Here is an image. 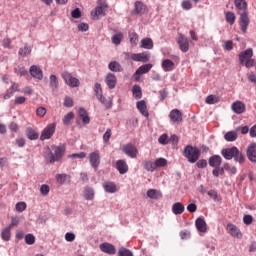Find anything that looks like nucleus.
<instances>
[{"instance_id":"33","label":"nucleus","mask_w":256,"mask_h":256,"mask_svg":"<svg viewBox=\"0 0 256 256\" xmlns=\"http://www.w3.org/2000/svg\"><path fill=\"white\" fill-rule=\"evenodd\" d=\"M103 188L106 193H117V186L113 182H104Z\"/></svg>"},{"instance_id":"24","label":"nucleus","mask_w":256,"mask_h":256,"mask_svg":"<svg viewBox=\"0 0 256 256\" xmlns=\"http://www.w3.org/2000/svg\"><path fill=\"white\" fill-rule=\"evenodd\" d=\"M138 111H140L141 115L144 117H149V111L147 110V103L144 100L138 101L136 104Z\"/></svg>"},{"instance_id":"15","label":"nucleus","mask_w":256,"mask_h":256,"mask_svg":"<svg viewBox=\"0 0 256 256\" xmlns=\"http://www.w3.org/2000/svg\"><path fill=\"white\" fill-rule=\"evenodd\" d=\"M169 117L170 121H173L177 125H179V123H182L183 121V113H181V111H179L178 109L171 110Z\"/></svg>"},{"instance_id":"49","label":"nucleus","mask_w":256,"mask_h":256,"mask_svg":"<svg viewBox=\"0 0 256 256\" xmlns=\"http://www.w3.org/2000/svg\"><path fill=\"white\" fill-rule=\"evenodd\" d=\"M94 93H95L96 97H101V95H103V88L101 87L100 83H95Z\"/></svg>"},{"instance_id":"6","label":"nucleus","mask_w":256,"mask_h":256,"mask_svg":"<svg viewBox=\"0 0 256 256\" xmlns=\"http://www.w3.org/2000/svg\"><path fill=\"white\" fill-rule=\"evenodd\" d=\"M65 153V146H57L53 152H50L47 156V160L49 163H55V161H59L63 157V154Z\"/></svg>"},{"instance_id":"2","label":"nucleus","mask_w":256,"mask_h":256,"mask_svg":"<svg viewBox=\"0 0 256 256\" xmlns=\"http://www.w3.org/2000/svg\"><path fill=\"white\" fill-rule=\"evenodd\" d=\"M183 155L187 158L188 163H197V161H199V157H201V150L197 147L187 145L184 148Z\"/></svg>"},{"instance_id":"35","label":"nucleus","mask_w":256,"mask_h":256,"mask_svg":"<svg viewBox=\"0 0 256 256\" xmlns=\"http://www.w3.org/2000/svg\"><path fill=\"white\" fill-rule=\"evenodd\" d=\"M225 19L229 25H235V20L237 19V16H235V13L228 11L225 13Z\"/></svg>"},{"instance_id":"29","label":"nucleus","mask_w":256,"mask_h":256,"mask_svg":"<svg viewBox=\"0 0 256 256\" xmlns=\"http://www.w3.org/2000/svg\"><path fill=\"white\" fill-rule=\"evenodd\" d=\"M78 115L85 125H89L91 119L89 118V115L87 114V110H85V108H80L78 110Z\"/></svg>"},{"instance_id":"60","label":"nucleus","mask_w":256,"mask_h":256,"mask_svg":"<svg viewBox=\"0 0 256 256\" xmlns=\"http://www.w3.org/2000/svg\"><path fill=\"white\" fill-rule=\"evenodd\" d=\"M15 145H17V147H24L25 145H27V141L25 140V138H17L15 140Z\"/></svg>"},{"instance_id":"45","label":"nucleus","mask_w":256,"mask_h":256,"mask_svg":"<svg viewBox=\"0 0 256 256\" xmlns=\"http://www.w3.org/2000/svg\"><path fill=\"white\" fill-rule=\"evenodd\" d=\"M121 41H123V33H118L112 36V43L114 45H121Z\"/></svg>"},{"instance_id":"3","label":"nucleus","mask_w":256,"mask_h":256,"mask_svg":"<svg viewBox=\"0 0 256 256\" xmlns=\"http://www.w3.org/2000/svg\"><path fill=\"white\" fill-rule=\"evenodd\" d=\"M239 17V26L242 33H247V29H249V25L251 23V19H249V12H238Z\"/></svg>"},{"instance_id":"40","label":"nucleus","mask_w":256,"mask_h":256,"mask_svg":"<svg viewBox=\"0 0 256 256\" xmlns=\"http://www.w3.org/2000/svg\"><path fill=\"white\" fill-rule=\"evenodd\" d=\"M132 93L135 99H141V97H143V93L141 92V87L139 85L133 86Z\"/></svg>"},{"instance_id":"16","label":"nucleus","mask_w":256,"mask_h":256,"mask_svg":"<svg viewBox=\"0 0 256 256\" xmlns=\"http://www.w3.org/2000/svg\"><path fill=\"white\" fill-rule=\"evenodd\" d=\"M252 57H253V49L252 48H249V49H247L245 51H242L239 54L240 65H245V61H248Z\"/></svg>"},{"instance_id":"44","label":"nucleus","mask_w":256,"mask_h":256,"mask_svg":"<svg viewBox=\"0 0 256 256\" xmlns=\"http://www.w3.org/2000/svg\"><path fill=\"white\" fill-rule=\"evenodd\" d=\"M205 101L208 105H215L216 103H219L220 99L215 95H209Z\"/></svg>"},{"instance_id":"37","label":"nucleus","mask_w":256,"mask_h":256,"mask_svg":"<svg viewBox=\"0 0 256 256\" xmlns=\"http://www.w3.org/2000/svg\"><path fill=\"white\" fill-rule=\"evenodd\" d=\"M237 132L235 131H229L224 135V139L225 141H229V142H233V141H237Z\"/></svg>"},{"instance_id":"47","label":"nucleus","mask_w":256,"mask_h":256,"mask_svg":"<svg viewBox=\"0 0 256 256\" xmlns=\"http://www.w3.org/2000/svg\"><path fill=\"white\" fill-rule=\"evenodd\" d=\"M18 53L21 57H27V55H31V47L25 46L24 48H20Z\"/></svg>"},{"instance_id":"19","label":"nucleus","mask_w":256,"mask_h":256,"mask_svg":"<svg viewBox=\"0 0 256 256\" xmlns=\"http://www.w3.org/2000/svg\"><path fill=\"white\" fill-rule=\"evenodd\" d=\"M130 59H132V61H138L140 63H147L149 62V54L145 52L132 54L130 56Z\"/></svg>"},{"instance_id":"38","label":"nucleus","mask_w":256,"mask_h":256,"mask_svg":"<svg viewBox=\"0 0 256 256\" xmlns=\"http://www.w3.org/2000/svg\"><path fill=\"white\" fill-rule=\"evenodd\" d=\"M1 239L9 241L11 239V227H6L1 232Z\"/></svg>"},{"instance_id":"22","label":"nucleus","mask_w":256,"mask_h":256,"mask_svg":"<svg viewBox=\"0 0 256 256\" xmlns=\"http://www.w3.org/2000/svg\"><path fill=\"white\" fill-rule=\"evenodd\" d=\"M116 169H118L120 175H125L129 171V165H127L125 160H118L116 162Z\"/></svg>"},{"instance_id":"12","label":"nucleus","mask_w":256,"mask_h":256,"mask_svg":"<svg viewBox=\"0 0 256 256\" xmlns=\"http://www.w3.org/2000/svg\"><path fill=\"white\" fill-rule=\"evenodd\" d=\"M145 13H147V6L141 1H136L134 4V9L132 11V14L145 15Z\"/></svg>"},{"instance_id":"11","label":"nucleus","mask_w":256,"mask_h":256,"mask_svg":"<svg viewBox=\"0 0 256 256\" xmlns=\"http://www.w3.org/2000/svg\"><path fill=\"white\" fill-rule=\"evenodd\" d=\"M99 249L100 251H102V253H106L107 255H115V253H117V249H115L113 244L109 242H104L100 244Z\"/></svg>"},{"instance_id":"34","label":"nucleus","mask_w":256,"mask_h":256,"mask_svg":"<svg viewBox=\"0 0 256 256\" xmlns=\"http://www.w3.org/2000/svg\"><path fill=\"white\" fill-rule=\"evenodd\" d=\"M84 199H86V201H93V199H95V191L93 188L86 187L84 189Z\"/></svg>"},{"instance_id":"62","label":"nucleus","mask_w":256,"mask_h":256,"mask_svg":"<svg viewBox=\"0 0 256 256\" xmlns=\"http://www.w3.org/2000/svg\"><path fill=\"white\" fill-rule=\"evenodd\" d=\"M243 223L245 225H251V223H253V216H251V215H244Z\"/></svg>"},{"instance_id":"20","label":"nucleus","mask_w":256,"mask_h":256,"mask_svg":"<svg viewBox=\"0 0 256 256\" xmlns=\"http://www.w3.org/2000/svg\"><path fill=\"white\" fill-rule=\"evenodd\" d=\"M30 75L34 79L41 81V79H43V70H41L39 66L33 65L30 67Z\"/></svg>"},{"instance_id":"10","label":"nucleus","mask_w":256,"mask_h":256,"mask_svg":"<svg viewBox=\"0 0 256 256\" xmlns=\"http://www.w3.org/2000/svg\"><path fill=\"white\" fill-rule=\"evenodd\" d=\"M89 161H90V165H91V167H93V169H98L99 165H101V155L99 154V152L95 151V152L90 153Z\"/></svg>"},{"instance_id":"36","label":"nucleus","mask_w":256,"mask_h":256,"mask_svg":"<svg viewBox=\"0 0 256 256\" xmlns=\"http://www.w3.org/2000/svg\"><path fill=\"white\" fill-rule=\"evenodd\" d=\"M147 197H149V199H160L162 195H161V192H159L156 189H149L147 191Z\"/></svg>"},{"instance_id":"39","label":"nucleus","mask_w":256,"mask_h":256,"mask_svg":"<svg viewBox=\"0 0 256 256\" xmlns=\"http://www.w3.org/2000/svg\"><path fill=\"white\" fill-rule=\"evenodd\" d=\"M142 49H151L153 47V40L151 38H144L141 40Z\"/></svg>"},{"instance_id":"59","label":"nucleus","mask_w":256,"mask_h":256,"mask_svg":"<svg viewBox=\"0 0 256 256\" xmlns=\"http://www.w3.org/2000/svg\"><path fill=\"white\" fill-rule=\"evenodd\" d=\"M49 191H50L49 185L43 184V185L40 187V193H41V195H49Z\"/></svg>"},{"instance_id":"21","label":"nucleus","mask_w":256,"mask_h":256,"mask_svg":"<svg viewBox=\"0 0 256 256\" xmlns=\"http://www.w3.org/2000/svg\"><path fill=\"white\" fill-rule=\"evenodd\" d=\"M208 163L210 167H221V163H223V158H221V156L219 155H213L209 158Z\"/></svg>"},{"instance_id":"48","label":"nucleus","mask_w":256,"mask_h":256,"mask_svg":"<svg viewBox=\"0 0 256 256\" xmlns=\"http://www.w3.org/2000/svg\"><path fill=\"white\" fill-rule=\"evenodd\" d=\"M225 171H229L231 175H237V167L229 165V163L224 164Z\"/></svg>"},{"instance_id":"9","label":"nucleus","mask_w":256,"mask_h":256,"mask_svg":"<svg viewBox=\"0 0 256 256\" xmlns=\"http://www.w3.org/2000/svg\"><path fill=\"white\" fill-rule=\"evenodd\" d=\"M151 69H153V64H144L140 66L134 73L135 81H140L141 77H139V75H145L146 73H149Z\"/></svg>"},{"instance_id":"54","label":"nucleus","mask_w":256,"mask_h":256,"mask_svg":"<svg viewBox=\"0 0 256 256\" xmlns=\"http://www.w3.org/2000/svg\"><path fill=\"white\" fill-rule=\"evenodd\" d=\"M156 169L157 167H166L167 165V159L165 158H158L155 161Z\"/></svg>"},{"instance_id":"52","label":"nucleus","mask_w":256,"mask_h":256,"mask_svg":"<svg viewBox=\"0 0 256 256\" xmlns=\"http://www.w3.org/2000/svg\"><path fill=\"white\" fill-rule=\"evenodd\" d=\"M158 143H160V145H167L169 143V136H167V134H162L158 138Z\"/></svg>"},{"instance_id":"27","label":"nucleus","mask_w":256,"mask_h":256,"mask_svg":"<svg viewBox=\"0 0 256 256\" xmlns=\"http://www.w3.org/2000/svg\"><path fill=\"white\" fill-rule=\"evenodd\" d=\"M108 69H110V71H113V73L123 72V66H121V64L117 61L110 62L108 65Z\"/></svg>"},{"instance_id":"13","label":"nucleus","mask_w":256,"mask_h":256,"mask_svg":"<svg viewBox=\"0 0 256 256\" xmlns=\"http://www.w3.org/2000/svg\"><path fill=\"white\" fill-rule=\"evenodd\" d=\"M177 43L182 53H187V51H189V39L185 37V35H180L177 39Z\"/></svg>"},{"instance_id":"63","label":"nucleus","mask_w":256,"mask_h":256,"mask_svg":"<svg viewBox=\"0 0 256 256\" xmlns=\"http://www.w3.org/2000/svg\"><path fill=\"white\" fill-rule=\"evenodd\" d=\"M196 167H198V169H205V167H207V160L205 159H201L196 163Z\"/></svg>"},{"instance_id":"41","label":"nucleus","mask_w":256,"mask_h":256,"mask_svg":"<svg viewBox=\"0 0 256 256\" xmlns=\"http://www.w3.org/2000/svg\"><path fill=\"white\" fill-rule=\"evenodd\" d=\"M75 119V114L73 112L67 113L63 118V125H71V121Z\"/></svg>"},{"instance_id":"23","label":"nucleus","mask_w":256,"mask_h":256,"mask_svg":"<svg viewBox=\"0 0 256 256\" xmlns=\"http://www.w3.org/2000/svg\"><path fill=\"white\" fill-rule=\"evenodd\" d=\"M195 226L200 233H207V222L203 218H197Z\"/></svg>"},{"instance_id":"46","label":"nucleus","mask_w":256,"mask_h":256,"mask_svg":"<svg viewBox=\"0 0 256 256\" xmlns=\"http://www.w3.org/2000/svg\"><path fill=\"white\" fill-rule=\"evenodd\" d=\"M50 87L54 90L59 87V81L57 80V76L55 75L50 76Z\"/></svg>"},{"instance_id":"56","label":"nucleus","mask_w":256,"mask_h":256,"mask_svg":"<svg viewBox=\"0 0 256 256\" xmlns=\"http://www.w3.org/2000/svg\"><path fill=\"white\" fill-rule=\"evenodd\" d=\"M181 5L185 11H189V9L193 8V4H191V0H183Z\"/></svg>"},{"instance_id":"5","label":"nucleus","mask_w":256,"mask_h":256,"mask_svg":"<svg viewBox=\"0 0 256 256\" xmlns=\"http://www.w3.org/2000/svg\"><path fill=\"white\" fill-rule=\"evenodd\" d=\"M55 129H57L56 123L48 124L42 131L40 135V141H46L47 139H51L53 135H55Z\"/></svg>"},{"instance_id":"43","label":"nucleus","mask_w":256,"mask_h":256,"mask_svg":"<svg viewBox=\"0 0 256 256\" xmlns=\"http://www.w3.org/2000/svg\"><path fill=\"white\" fill-rule=\"evenodd\" d=\"M144 169H146V171H150L151 173H153V171H155V169H157V165H155V163H153L151 161H145Z\"/></svg>"},{"instance_id":"61","label":"nucleus","mask_w":256,"mask_h":256,"mask_svg":"<svg viewBox=\"0 0 256 256\" xmlns=\"http://www.w3.org/2000/svg\"><path fill=\"white\" fill-rule=\"evenodd\" d=\"M36 114L38 117H43L44 115H47V109L45 107H38L36 110Z\"/></svg>"},{"instance_id":"7","label":"nucleus","mask_w":256,"mask_h":256,"mask_svg":"<svg viewBox=\"0 0 256 256\" xmlns=\"http://www.w3.org/2000/svg\"><path fill=\"white\" fill-rule=\"evenodd\" d=\"M122 151L128 157H131V159H137V155L139 154V150L137 149V146L131 143H128L122 146Z\"/></svg>"},{"instance_id":"50","label":"nucleus","mask_w":256,"mask_h":256,"mask_svg":"<svg viewBox=\"0 0 256 256\" xmlns=\"http://www.w3.org/2000/svg\"><path fill=\"white\" fill-rule=\"evenodd\" d=\"M130 37V43L132 45H137V43H139V35H137V33L132 32L129 34Z\"/></svg>"},{"instance_id":"17","label":"nucleus","mask_w":256,"mask_h":256,"mask_svg":"<svg viewBox=\"0 0 256 256\" xmlns=\"http://www.w3.org/2000/svg\"><path fill=\"white\" fill-rule=\"evenodd\" d=\"M231 109L237 115H241L242 113H245L246 106H245V103H243L241 101H235L231 105Z\"/></svg>"},{"instance_id":"30","label":"nucleus","mask_w":256,"mask_h":256,"mask_svg":"<svg viewBox=\"0 0 256 256\" xmlns=\"http://www.w3.org/2000/svg\"><path fill=\"white\" fill-rule=\"evenodd\" d=\"M162 69L165 72L173 71L175 69V63L169 59L162 61Z\"/></svg>"},{"instance_id":"57","label":"nucleus","mask_w":256,"mask_h":256,"mask_svg":"<svg viewBox=\"0 0 256 256\" xmlns=\"http://www.w3.org/2000/svg\"><path fill=\"white\" fill-rule=\"evenodd\" d=\"M111 135H112L111 129L108 128V129L106 130V132L104 133V135H103V141H104V143H109V140L111 139Z\"/></svg>"},{"instance_id":"64","label":"nucleus","mask_w":256,"mask_h":256,"mask_svg":"<svg viewBox=\"0 0 256 256\" xmlns=\"http://www.w3.org/2000/svg\"><path fill=\"white\" fill-rule=\"evenodd\" d=\"M64 107H73V98L65 97L64 99Z\"/></svg>"},{"instance_id":"53","label":"nucleus","mask_w":256,"mask_h":256,"mask_svg":"<svg viewBox=\"0 0 256 256\" xmlns=\"http://www.w3.org/2000/svg\"><path fill=\"white\" fill-rule=\"evenodd\" d=\"M118 256H133V252H131L129 249L127 248H121L118 251Z\"/></svg>"},{"instance_id":"14","label":"nucleus","mask_w":256,"mask_h":256,"mask_svg":"<svg viewBox=\"0 0 256 256\" xmlns=\"http://www.w3.org/2000/svg\"><path fill=\"white\" fill-rule=\"evenodd\" d=\"M246 155L251 163H256V143H251L248 145Z\"/></svg>"},{"instance_id":"28","label":"nucleus","mask_w":256,"mask_h":256,"mask_svg":"<svg viewBox=\"0 0 256 256\" xmlns=\"http://www.w3.org/2000/svg\"><path fill=\"white\" fill-rule=\"evenodd\" d=\"M185 211V206L181 202H176L172 206V212L174 215H182V213Z\"/></svg>"},{"instance_id":"55","label":"nucleus","mask_w":256,"mask_h":256,"mask_svg":"<svg viewBox=\"0 0 256 256\" xmlns=\"http://www.w3.org/2000/svg\"><path fill=\"white\" fill-rule=\"evenodd\" d=\"M25 243L27 245H33L35 243V236L33 234H27L25 236Z\"/></svg>"},{"instance_id":"8","label":"nucleus","mask_w":256,"mask_h":256,"mask_svg":"<svg viewBox=\"0 0 256 256\" xmlns=\"http://www.w3.org/2000/svg\"><path fill=\"white\" fill-rule=\"evenodd\" d=\"M226 230L229 233V235H231V237H235L236 239H241L243 237V234L241 233L239 227H237L233 223L227 224Z\"/></svg>"},{"instance_id":"51","label":"nucleus","mask_w":256,"mask_h":256,"mask_svg":"<svg viewBox=\"0 0 256 256\" xmlns=\"http://www.w3.org/2000/svg\"><path fill=\"white\" fill-rule=\"evenodd\" d=\"M25 209H27V203L18 202L16 204V211H18V213H23V211H25Z\"/></svg>"},{"instance_id":"26","label":"nucleus","mask_w":256,"mask_h":256,"mask_svg":"<svg viewBox=\"0 0 256 256\" xmlns=\"http://www.w3.org/2000/svg\"><path fill=\"white\" fill-rule=\"evenodd\" d=\"M234 5L236 9H238V13H245L247 12V1L245 0H234Z\"/></svg>"},{"instance_id":"18","label":"nucleus","mask_w":256,"mask_h":256,"mask_svg":"<svg viewBox=\"0 0 256 256\" xmlns=\"http://www.w3.org/2000/svg\"><path fill=\"white\" fill-rule=\"evenodd\" d=\"M105 83L108 88L115 89L117 86V76L113 73H108L105 77Z\"/></svg>"},{"instance_id":"25","label":"nucleus","mask_w":256,"mask_h":256,"mask_svg":"<svg viewBox=\"0 0 256 256\" xmlns=\"http://www.w3.org/2000/svg\"><path fill=\"white\" fill-rule=\"evenodd\" d=\"M26 137L30 141H37L39 139V133L35 129L28 127L26 128Z\"/></svg>"},{"instance_id":"31","label":"nucleus","mask_w":256,"mask_h":256,"mask_svg":"<svg viewBox=\"0 0 256 256\" xmlns=\"http://www.w3.org/2000/svg\"><path fill=\"white\" fill-rule=\"evenodd\" d=\"M105 9H107V4H102L96 7V9L91 12L92 17H101V15H105Z\"/></svg>"},{"instance_id":"42","label":"nucleus","mask_w":256,"mask_h":256,"mask_svg":"<svg viewBox=\"0 0 256 256\" xmlns=\"http://www.w3.org/2000/svg\"><path fill=\"white\" fill-rule=\"evenodd\" d=\"M67 179H71V176L67 174H57L56 180L60 185H64V183H67Z\"/></svg>"},{"instance_id":"4","label":"nucleus","mask_w":256,"mask_h":256,"mask_svg":"<svg viewBox=\"0 0 256 256\" xmlns=\"http://www.w3.org/2000/svg\"><path fill=\"white\" fill-rule=\"evenodd\" d=\"M61 77L64 80V83L68 85V87L75 88L81 85L79 79L73 77V75H71V73H69L68 71L62 72Z\"/></svg>"},{"instance_id":"1","label":"nucleus","mask_w":256,"mask_h":256,"mask_svg":"<svg viewBox=\"0 0 256 256\" xmlns=\"http://www.w3.org/2000/svg\"><path fill=\"white\" fill-rule=\"evenodd\" d=\"M221 155L227 161H231V159H234L236 162L240 163V165H243V163H245V156H243V153H241V151H239V148L235 146L222 149Z\"/></svg>"},{"instance_id":"58","label":"nucleus","mask_w":256,"mask_h":256,"mask_svg":"<svg viewBox=\"0 0 256 256\" xmlns=\"http://www.w3.org/2000/svg\"><path fill=\"white\" fill-rule=\"evenodd\" d=\"M27 101V98L25 96H17L14 100L15 105H23Z\"/></svg>"},{"instance_id":"32","label":"nucleus","mask_w":256,"mask_h":256,"mask_svg":"<svg viewBox=\"0 0 256 256\" xmlns=\"http://www.w3.org/2000/svg\"><path fill=\"white\" fill-rule=\"evenodd\" d=\"M97 99L102 103V105H104V107H106V109H111V107H113V100H111V98L107 99L102 94L101 96H98Z\"/></svg>"}]
</instances>
